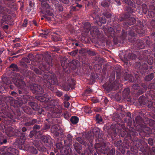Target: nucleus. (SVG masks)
Masks as SVG:
<instances>
[{
    "mask_svg": "<svg viewBox=\"0 0 155 155\" xmlns=\"http://www.w3.org/2000/svg\"><path fill=\"white\" fill-rule=\"evenodd\" d=\"M117 125H109L107 124L105 125L103 128L105 131H107V136L108 137H111L112 139L117 136V132L116 128Z\"/></svg>",
    "mask_w": 155,
    "mask_h": 155,
    "instance_id": "13",
    "label": "nucleus"
},
{
    "mask_svg": "<svg viewBox=\"0 0 155 155\" xmlns=\"http://www.w3.org/2000/svg\"><path fill=\"white\" fill-rule=\"evenodd\" d=\"M138 52V53L137 55L138 59L140 60L146 62L148 59V55H147V51L145 50Z\"/></svg>",
    "mask_w": 155,
    "mask_h": 155,
    "instance_id": "22",
    "label": "nucleus"
},
{
    "mask_svg": "<svg viewBox=\"0 0 155 155\" xmlns=\"http://www.w3.org/2000/svg\"><path fill=\"white\" fill-rule=\"evenodd\" d=\"M31 98H32L31 96L23 95L21 97H17V100L12 99L10 101V102L12 106L14 107H19L21 106L22 104L28 102L29 99Z\"/></svg>",
    "mask_w": 155,
    "mask_h": 155,
    "instance_id": "9",
    "label": "nucleus"
},
{
    "mask_svg": "<svg viewBox=\"0 0 155 155\" xmlns=\"http://www.w3.org/2000/svg\"><path fill=\"white\" fill-rule=\"evenodd\" d=\"M48 122V124H49L50 126H53L56 124H58L60 122L59 118H54L52 117L48 118L46 119Z\"/></svg>",
    "mask_w": 155,
    "mask_h": 155,
    "instance_id": "34",
    "label": "nucleus"
},
{
    "mask_svg": "<svg viewBox=\"0 0 155 155\" xmlns=\"http://www.w3.org/2000/svg\"><path fill=\"white\" fill-rule=\"evenodd\" d=\"M126 125V127L125 130V131H120V136L122 137H125V140L124 141V142L127 145L126 146V147H128V144L127 143V141L129 140V137H130V136H131V138H130L131 140H133L134 137H135L137 135H135L134 134H130L129 133L130 131H131V130H133V129L132 128H133L131 127V128H129L128 127L127 128V125Z\"/></svg>",
    "mask_w": 155,
    "mask_h": 155,
    "instance_id": "14",
    "label": "nucleus"
},
{
    "mask_svg": "<svg viewBox=\"0 0 155 155\" xmlns=\"http://www.w3.org/2000/svg\"><path fill=\"white\" fill-rule=\"evenodd\" d=\"M129 137L130 139L131 136ZM127 143L128 144V148H130L133 153H130L129 151H127L126 155H132L138 152V151H141L143 153V154L147 153L148 148L147 144L146 143L141 142L140 140L138 139L136 137H134L133 140L129 139Z\"/></svg>",
    "mask_w": 155,
    "mask_h": 155,
    "instance_id": "2",
    "label": "nucleus"
},
{
    "mask_svg": "<svg viewBox=\"0 0 155 155\" xmlns=\"http://www.w3.org/2000/svg\"><path fill=\"white\" fill-rule=\"evenodd\" d=\"M51 131L52 135L54 137H57L59 135L60 133L59 130H55L53 129L52 128H51Z\"/></svg>",
    "mask_w": 155,
    "mask_h": 155,
    "instance_id": "59",
    "label": "nucleus"
},
{
    "mask_svg": "<svg viewBox=\"0 0 155 155\" xmlns=\"http://www.w3.org/2000/svg\"><path fill=\"white\" fill-rule=\"evenodd\" d=\"M45 61H43V64L40 68H38L39 70L42 71L43 73H46L47 71H49L51 67H52L53 65L52 59L51 56L49 54H46L45 56L44 59ZM34 68L33 69L34 70Z\"/></svg>",
    "mask_w": 155,
    "mask_h": 155,
    "instance_id": "10",
    "label": "nucleus"
},
{
    "mask_svg": "<svg viewBox=\"0 0 155 155\" xmlns=\"http://www.w3.org/2000/svg\"><path fill=\"white\" fill-rule=\"evenodd\" d=\"M124 78L126 81H129L130 82H134L135 81L134 78L130 74H127V72L124 73Z\"/></svg>",
    "mask_w": 155,
    "mask_h": 155,
    "instance_id": "42",
    "label": "nucleus"
},
{
    "mask_svg": "<svg viewBox=\"0 0 155 155\" xmlns=\"http://www.w3.org/2000/svg\"><path fill=\"white\" fill-rule=\"evenodd\" d=\"M62 110L61 109L58 110L55 112H53L50 114L51 117L54 118H58L61 115Z\"/></svg>",
    "mask_w": 155,
    "mask_h": 155,
    "instance_id": "38",
    "label": "nucleus"
},
{
    "mask_svg": "<svg viewBox=\"0 0 155 155\" xmlns=\"http://www.w3.org/2000/svg\"><path fill=\"white\" fill-rule=\"evenodd\" d=\"M7 152L5 153L6 155H18V150L15 148L12 147H8L6 148Z\"/></svg>",
    "mask_w": 155,
    "mask_h": 155,
    "instance_id": "26",
    "label": "nucleus"
},
{
    "mask_svg": "<svg viewBox=\"0 0 155 155\" xmlns=\"http://www.w3.org/2000/svg\"><path fill=\"white\" fill-rule=\"evenodd\" d=\"M145 120V118L143 119L140 116H137L135 118V121L136 123H135L134 121L133 122L132 126L130 127L133 128V130H131L130 131V133L132 134H134L135 135H138V134L139 133V132L138 131H136V130H139V127H137L138 125H142L144 124L143 121Z\"/></svg>",
    "mask_w": 155,
    "mask_h": 155,
    "instance_id": "12",
    "label": "nucleus"
},
{
    "mask_svg": "<svg viewBox=\"0 0 155 155\" xmlns=\"http://www.w3.org/2000/svg\"><path fill=\"white\" fill-rule=\"evenodd\" d=\"M138 102L140 106H143L147 104V99L143 95L141 96L139 98Z\"/></svg>",
    "mask_w": 155,
    "mask_h": 155,
    "instance_id": "37",
    "label": "nucleus"
},
{
    "mask_svg": "<svg viewBox=\"0 0 155 155\" xmlns=\"http://www.w3.org/2000/svg\"><path fill=\"white\" fill-rule=\"evenodd\" d=\"M111 3L110 0H104L101 2V5L102 6L105 8L109 7Z\"/></svg>",
    "mask_w": 155,
    "mask_h": 155,
    "instance_id": "48",
    "label": "nucleus"
},
{
    "mask_svg": "<svg viewBox=\"0 0 155 155\" xmlns=\"http://www.w3.org/2000/svg\"><path fill=\"white\" fill-rule=\"evenodd\" d=\"M50 126L49 124L45 123L41 128V130L43 133L45 131H46L48 130L49 129Z\"/></svg>",
    "mask_w": 155,
    "mask_h": 155,
    "instance_id": "60",
    "label": "nucleus"
},
{
    "mask_svg": "<svg viewBox=\"0 0 155 155\" xmlns=\"http://www.w3.org/2000/svg\"><path fill=\"white\" fill-rule=\"evenodd\" d=\"M8 108L9 106L7 105H5L4 107L0 111V117L4 118L3 120H4L6 118H7V117L10 116V114L8 113Z\"/></svg>",
    "mask_w": 155,
    "mask_h": 155,
    "instance_id": "25",
    "label": "nucleus"
},
{
    "mask_svg": "<svg viewBox=\"0 0 155 155\" xmlns=\"http://www.w3.org/2000/svg\"><path fill=\"white\" fill-rule=\"evenodd\" d=\"M95 119L96 123L101 124L103 122V119L101 114H96Z\"/></svg>",
    "mask_w": 155,
    "mask_h": 155,
    "instance_id": "49",
    "label": "nucleus"
},
{
    "mask_svg": "<svg viewBox=\"0 0 155 155\" xmlns=\"http://www.w3.org/2000/svg\"><path fill=\"white\" fill-rule=\"evenodd\" d=\"M144 124L149 125L150 127H155V121L149 118H145L143 121Z\"/></svg>",
    "mask_w": 155,
    "mask_h": 155,
    "instance_id": "36",
    "label": "nucleus"
},
{
    "mask_svg": "<svg viewBox=\"0 0 155 155\" xmlns=\"http://www.w3.org/2000/svg\"><path fill=\"white\" fill-rule=\"evenodd\" d=\"M153 11L149 12L148 15L150 18H155V6H153Z\"/></svg>",
    "mask_w": 155,
    "mask_h": 155,
    "instance_id": "63",
    "label": "nucleus"
},
{
    "mask_svg": "<svg viewBox=\"0 0 155 155\" xmlns=\"http://www.w3.org/2000/svg\"><path fill=\"white\" fill-rule=\"evenodd\" d=\"M4 120H2L1 127L3 128V127L5 130L6 134L9 137H18V140H17V143L20 140L21 141V143H23L25 141V133H21V132L19 131L18 130H15V128H13L10 125L11 124H6L4 123Z\"/></svg>",
    "mask_w": 155,
    "mask_h": 155,
    "instance_id": "3",
    "label": "nucleus"
},
{
    "mask_svg": "<svg viewBox=\"0 0 155 155\" xmlns=\"http://www.w3.org/2000/svg\"><path fill=\"white\" fill-rule=\"evenodd\" d=\"M106 22V19L104 17H102L101 18L99 17V19L96 20L94 21L95 24H97L99 26H101L102 24H105Z\"/></svg>",
    "mask_w": 155,
    "mask_h": 155,
    "instance_id": "35",
    "label": "nucleus"
},
{
    "mask_svg": "<svg viewBox=\"0 0 155 155\" xmlns=\"http://www.w3.org/2000/svg\"><path fill=\"white\" fill-rule=\"evenodd\" d=\"M41 95L38 96L36 97V98L38 100L41 102H46L48 100V97H47L49 96L48 94H40Z\"/></svg>",
    "mask_w": 155,
    "mask_h": 155,
    "instance_id": "33",
    "label": "nucleus"
},
{
    "mask_svg": "<svg viewBox=\"0 0 155 155\" xmlns=\"http://www.w3.org/2000/svg\"><path fill=\"white\" fill-rule=\"evenodd\" d=\"M30 122L31 125H34L35 124H41L42 122V121L40 119H33L30 121Z\"/></svg>",
    "mask_w": 155,
    "mask_h": 155,
    "instance_id": "56",
    "label": "nucleus"
},
{
    "mask_svg": "<svg viewBox=\"0 0 155 155\" xmlns=\"http://www.w3.org/2000/svg\"><path fill=\"white\" fill-rule=\"evenodd\" d=\"M125 117L123 118L125 125H127V127L130 128L132 125L133 121L134 120L131 118V113L130 112H127L125 115Z\"/></svg>",
    "mask_w": 155,
    "mask_h": 155,
    "instance_id": "20",
    "label": "nucleus"
},
{
    "mask_svg": "<svg viewBox=\"0 0 155 155\" xmlns=\"http://www.w3.org/2000/svg\"><path fill=\"white\" fill-rule=\"evenodd\" d=\"M154 77V73H151L150 74L146 75L144 78L145 80L147 81H151Z\"/></svg>",
    "mask_w": 155,
    "mask_h": 155,
    "instance_id": "55",
    "label": "nucleus"
},
{
    "mask_svg": "<svg viewBox=\"0 0 155 155\" xmlns=\"http://www.w3.org/2000/svg\"><path fill=\"white\" fill-rule=\"evenodd\" d=\"M100 33L98 28L95 26L93 27V30L91 31V33L93 36L98 35Z\"/></svg>",
    "mask_w": 155,
    "mask_h": 155,
    "instance_id": "50",
    "label": "nucleus"
},
{
    "mask_svg": "<svg viewBox=\"0 0 155 155\" xmlns=\"http://www.w3.org/2000/svg\"><path fill=\"white\" fill-rule=\"evenodd\" d=\"M14 76L15 77L12 78V81L16 87L20 89L18 90V94H22L24 92L23 88L25 85V82L23 81V77L17 73L14 74Z\"/></svg>",
    "mask_w": 155,
    "mask_h": 155,
    "instance_id": "6",
    "label": "nucleus"
},
{
    "mask_svg": "<svg viewBox=\"0 0 155 155\" xmlns=\"http://www.w3.org/2000/svg\"><path fill=\"white\" fill-rule=\"evenodd\" d=\"M54 6L56 10L59 12H62L63 10L62 6L58 2L54 4Z\"/></svg>",
    "mask_w": 155,
    "mask_h": 155,
    "instance_id": "54",
    "label": "nucleus"
},
{
    "mask_svg": "<svg viewBox=\"0 0 155 155\" xmlns=\"http://www.w3.org/2000/svg\"><path fill=\"white\" fill-rule=\"evenodd\" d=\"M130 89L129 88H125L123 91V97L124 99H130Z\"/></svg>",
    "mask_w": 155,
    "mask_h": 155,
    "instance_id": "39",
    "label": "nucleus"
},
{
    "mask_svg": "<svg viewBox=\"0 0 155 155\" xmlns=\"http://www.w3.org/2000/svg\"><path fill=\"white\" fill-rule=\"evenodd\" d=\"M21 141L20 140L18 142V147L20 149L27 151L32 154H36L38 153V150L35 147L32 146H30L28 145H26L24 143L25 141L21 143Z\"/></svg>",
    "mask_w": 155,
    "mask_h": 155,
    "instance_id": "15",
    "label": "nucleus"
},
{
    "mask_svg": "<svg viewBox=\"0 0 155 155\" xmlns=\"http://www.w3.org/2000/svg\"><path fill=\"white\" fill-rule=\"evenodd\" d=\"M38 149L39 151L43 152H47L48 154H49V152L47 149L43 146L38 147Z\"/></svg>",
    "mask_w": 155,
    "mask_h": 155,
    "instance_id": "64",
    "label": "nucleus"
},
{
    "mask_svg": "<svg viewBox=\"0 0 155 155\" xmlns=\"http://www.w3.org/2000/svg\"><path fill=\"white\" fill-rule=\"evenodd\" d=\"M76 140L79 142L81 144L84 145L86 146L87 144L89 145V146H91L90 143H87L88 141L87 140L84 139L83 138L81 137H78L76 138Z\"/></svg>",
    "mask_w": 155,
    "mask_h": 155,
    "instance_id": "40",
    "label": "nucleus"
},
{
    "mask_svg": "<svg viewBox=\"0 0 155 155\" xmlns=\"http://www.w3.org/2000/svg\"><path fill=\"white\" fill-rule=\"evenodd\" d=\"M73 138V136L72 135L68 134L66 136V139L64 141L65 144L70 147L72 144Z\"/></svg>",
    "mask_w": 155,
    "mask_h": 155,
    "instance_id": "32",
    "label": "nucleus"
},
{
    "mask_svg": "<svg viewBox=\"0 0 155 155\" xmlns=\"http://www.w3.org/2000/svg\"><path fill=\"white\" fill-rule=\"evenodd\" d=\"M134 66L137 69V72L138 73L140 72L142 75L145 74L148 69V65L145 62L142 63V64L140 62H136Z\"/></svg>",
    "mask_w": 155,
    "mask_h": 155,
    "instance_id": "17",
    "label": "nucleus"
},
{
    "mask_svg": "<svg viewBox=\"0 0 155 155\" xmlns=\"http://www.w3.org/2000/svg\"><path fill=\"white\" fill-rule=\"evenodd\" d=\"M147 12V6L146 4H143L142 5L141 12L140 11L139 13L140 14H146Z\"/></svg>",
    "mask_w": 155,
    "mask_h": 155,
    "instance_id": "51",
    "label": "nucleus"
},
{
    "mask_svg": "<svg viewBox=\"0 0 155 155\" xmlns=\"http://www.w3.org/2000/svg\"><path fill=\"white\" fill-rule=\"evenodd\" d=\"M94 147L96 149V152L99 155L101 154H105L108 151L109 148L108 147L106 146L105 142L104 141H99L95 143Z\"/></svg>",
    "mask_w": 155,
    "mask_h": 155,
    "instance_id": "11",
    "label": "nucleus"
},
{
    "mask_svg": "<svg viewBox=\"0 0 155 155\" xmlns=\"http://www.w3.org/2000/svg\"><path fill=\"white\" fill-rule=\"evenodd\" d=\"M136 21L135 18L133 17H130V15L128 13L120 14L119 18L114 17V20L111 24L114 28H109L107 36L111 37L115 45H117L119 43H123L126 40L127 28L129 26L135 24Z\"/></svg>",
    "mask_w": 155,
    "mask_h": 155,
    "instance_id": "1",
    "label": "nucleus"
},
{
    "mask_svg": "<svg viewBox=\"0 0 155 155\" xmlns=\"http://www.w3.org/2000/svg\"><path fill=\"white\" fill-rule=\"evenodd\" d=\"M29 87L32 92L35 94H42L44 93V90L41 87L35 83L30 84Z\"/></svg>",
    "mask_w": 155,
    "mask_h": 155,
    "instance_id": "18",
    "label": "nucleus"
},
{
    "mask_svg": "<svg viewBox=\"0 0 155 155\" xmlns=\"http://www.w3.org/2000/svg\"><path fill=\"white\" fill-rule=\"evenodd\" d=\"M73 146L74 150L78 154H76L75 155H84L83 153H81L82 147L81 144L78 142H76L73 144Z\"/></svg>",
    "mask_w": 155,
    "mask_h": 155,
    "instance_id": "31",
    "label": "nucleus"
},
{
    "mask_svg": "<svg viewBox=\"0 0 155 155\" xmlns=\"http://www.w3.org/2000/svg\"><path fill=\"white\" fill-rule=\"evenodd\" d=\"M34 71L38 74L41 75V78L43 80L45 81L49 84L47 87L48 88V86H53V85H57L58 82L56 76L53 75H49L45 74L43 72L38 68H34Z\"/></svg>",
    "mask_w": 155,
    "mask_h": 155,
    "instance_id": "5",
    "label": "nucleus"
},
{
    "mask_svg": "<svg viewBox=\"0 0 155 155\" xmlns=\"http://www.w3.org/2000/svg\"><path fill=\"white\" fill-rule=\"evenodd\" d=\"M71 123L73 124H76L78 122L79 118L77 116H74L71 117L70 119Z\"/></svg>",
    "mask_w": 155,
    "mask_h": 155,
    "instance_id": "52",
    "label": "nucleus"
},
{
    "mask_svg": "<svg viewBox=\"0 0 155 155\" xmlns=\"http://www.w3.org/2000/svg\"><path fill=\"white\" fill-rule=\"evenodd\" d=\"M118 84L115 83V82L112 83L107 82L104 84L105 87V89L108 91H110L113 89L115 90V88L117 87Z\"/></svg>",
    "mask_w": 155,
    "mask_h": 155,
    "instance_id": "27",
    "label": "nucleus"
},
{
    "mask_svg": "<svg viewBox=\"0 0 155 155\" xmlns=\"http://www.w3.org/2000/svg\"><path fill=\"white\" fill-rule=\"evenodd\" d=\"M12 110L9 107L8 108V113L10 114V116L7 117L4 120V123L6 124H11L17 122V119H19V117L21 115V113L18 109L16 110L12 114L11 111Z\"/></svg>",
    "mask_w": 155,
    "mask_h": 155,
    "instance_id": "7",
    "label": "nucleus"
},
{
    "mask_svg": "<svg viewBox=\"0 0 155 155\" xmlns=\"http://www.w3.org/2000/svg\"><path fill=\"white\" fill-rule=\"evenodd\" d=\"M143 23L140 20L137 21V23L129 31V34L131 36H135L137 33L142 35L145 33V30L143 29Z\"/></svg>",
    "mask_w": 155,
    "mask_h": 155,
    "instance_id": "8",
    "label": "nucleus"
},
{
    "mask_svg": "<svg viewBox=\"0 0 155 155\" xmlns=\"http://www.w3.org/2000/svg\"><path fill=\"white\" fill-rule=\"evenodd\" d=\"M75 84L74 81H72L69 82L67 86L64 85L65 90L66 91H68L71 88V89H74V86Z\"/></svg>",
    "mask_w": 155,
    "mask_h": 155,
    "instance_id": "41",
    "label": "nucleus"
},
{
    "mask_svg": "<svg viewBox=\"0 0 155 155\" xmlns=\"http://www.w3.org/2000/svg\"><path fill=\"white\" fill-rule=\"evenodd\" d=\"M145 40H141L139 41L137 44L138 48L140 49H143L145 48Z\"/></svg>",
    "mask_w": 155,
    "mask_h": 155,
    "instance_id": "53",
    "label": "nucleus"
},
{
    "mask_svg": "<svg viewBox=\"0 0 155 155\" xmlns=\"http://www.w3.org/2000/svg\"><path fill=\"white\" fill-rule=\"evenodd\" d=\"M48 88L49 90H50L53 93L55 94V95L58 97H61L63 95V92L57 90L53 86H48Z\"/></svg>",
    "mask_w": 155,
    "mask_h": 155,
    "instance_id": "30",
    "label": "nucleus"
},
{
    "mask_svg": "<svg viewBox=\"0 0 155 155\" xmlns=\"http://www.w3.org/2000/svg\"><path fill=\"white\" fill-rule=\"evenodd\" d=\"M2 81H0L2 83H3V84L4 85V89H5V85H9L11 83V80L8 78L5 77L2 78Z\"/></svg>",
    "mask_w": 155,
    "mask_h": 155,
    "instance_id": "45",
    "label": "nucleus"
},
{
    "mask_svg": "<svg viewBox=\"0 0 155 155\" xmlns=\"http://www.w3.org/2000/svg\"><path fill=\"white\" fill-rule=\"evenodd\" d=\"M122 1L125 3L131 6H132L133 7L136 8V5L131 0H122Z\"/></svg>",
    "mask_w": 155,
    "mask_h": 155,
    "instance_id": "57",
    "label": "nucleus"
},
{
    "mask_svg": "<svg viewBox=\"0 0 155 155\" xmlns=\"http://www.w3.org/2000/svg\"><path fill=\"white\" fill-rule=\"evenodd\" d=\"M21 108L23 111L28 114H31L33 113L32 109L28 106H22Z\"/></svg>",
    "mask_w": 155,
    "mask_h": 155,
    "instance_id": "46",
    "label": "nucleus"
},
{
    "mask_svg": "<svg viewBox=\"0 0 155 155\" xmlns=\"http://www.w3.org/2000/svg\"><path fill=\"white\" fill-rule=\"evenodd\" d=\"M137 127H139V130H137V131H138L139 133L138 135H141L140 133L142 131L143 132L146 136L150 135L151 129L147 126V124H144L142 125H139ZM136 130L137 131V130Z\"/></svg>",
    "mask_w": 155,
    "mask_h": 155,
    "instance_id": "19",
    "label": "nucleus"
},
{
    "mask_svg": "<svg viewBox=\"0 0 155 155\" xmlns=\"http://www.w3.org/2000/svg\"><path fill=\"white\" fill-rule=\"evenodd\" d=\"M138 52L136 51L129 52L127 51L124 56V58L127 60L129 61L130 59L134 60L137 57Z\"/></svg>",
    "mask_w": 155,
    "mask_h": 155,
    "instance_id": "23",
    "label": "nucleus"
},
{
    "mask_svg": "<svg viewBox=\"0 0 155 155\" xmlns=\"http://www.w3.org/2000/svg\"><path fill=\"white\" fill-rule=\"evenodd\" d=\"M42 133L41 130L38 131L32 130L30 132L29 135L30 137H34L36 139H38L41 137Z\"/></svg>",
    "mask_w": 155,
    "mask_h": 155,
    "instance_id": "29",
    "label": "nucleus"
},
{
    "mask_svg": "<svg viewBox=\"0 0 155 155\" xmlns=\"http://www.w3.org/2000/svg\"><path fill=\"white\" fill-rule=\"evenodd\" d=\"M87 53L88 54L91 56H94L96 55L97 53L95 50L89 49L87 51Z\"/></svg>",
    "mask_w": 155,
    "mask_h": 155,
    "instance_id": "62",
    "label": "nucleus"
},
{
    "mask_svg": "<svg viewBox=\"0 0 155 155\" xmlns=\"http://www.w3.org/2000/svg\"><path fill=\"white\" fill-rule=\"evenodd\" d=\"M9 68L12 71H15L19 72L20 71V69L17 65L14 63L12 64L9 67Z\"/></svg>",
    "mask_w": 155,
    "mask_h": 155,
    "instance_id": "47",
    "label": "nucleus"
},
{
    "mask_svg": "<svg viewBox=\"0 0 155 155\" xmlns=\"http://www.w3.org/2000/svg\"><path fill=\"white\" fill-rule=\"evenodd\" d=\"M99 8L97 7L94 8L91 12L90 15L94 20V22L96 20L99 19Z\"/></svg>",
    "mask_w": 155,
    "mask_h": 155,
    "instance_id": "28",
    "label": "nucleus"
},
{
    "mask_svg": "<svg viewBox=\"0 0 155 155\" xmlns=\"http://www.w3.org/2000/svg\"><path fill=\"white\" fill-rule=\"evenodd\" d=\"M146 105L149 110L155 111V102L152 101H148Z\"/></svg>",
    "mask_w": 155,
    "mask_h": 155,
    "instance_id": "43",
    "label": "nucleus"
},
{
    "mask_svg": "<svg viewBox=\"0 0 155 155\" xmlns=\"http://www.w3.org/2000/svg\"><path fill=\"white\" fill-rule=\"evenodd\" d=\"M41 2L42 6L41 11L44 13H47L49 15H53L54 10L48 3L49 0H39Z\"/></svg>",
    "mask_w": 155,
    "mask_h": 155,
    "instance_id": "16",
    "label": "nucleus"
},
{
    "mask_svg": "<svg viewBox=\"0 0 155 155\" xmlns=\"http://www.w3.org/2000/svg\"><path fill=\"white\" fill-rule=\"evenodd\" d=\"M28 104L34 110H37L38 107H39L38 104L35 102H34L31 101V99H29V101L28 102Z\"/></svg>",
    "mask_w": 155,
    "mask_h": 155,
    "instance_id": "44",
    "label": "nucleus"
},
{
    "mask_svg": "<svg viewBox=\"0 0 155 155\" xmlns=\"http://www.w3.org/2000/svg\"><path fill=\"white\" fill-rule=\"evenodd\" d=\"M97 139L98 142L105 140L106 138L103 135L101 131L98 127L94 128L92 133L88 132L87 136V139L88 140L91 144V147L93 146L94 141V136Z\"/></svg>",
    "mask_w": 155,
    "mask_h": 155,
    "instance_id": "4",
    "label": "nucleus"
},
{
    "mask_svg": "<svg viewBox=\"0 0 155 155\" xmlns=\"http://www.w3.org/2000/svg\"><path fill=\"white\" fill-rule=\"evenodd\" d=\"M41 140L42 143L47 147H51L53 146V143L49 136H43L41 138Z\"/></svg>",
    "mask_w": 155,
    "mask_h": 155,
    "instance_id": "21",
    "label": "nucleus"
},
{
    "mask_svg": "<svg viewBox=\"0 0 155 155\" xmlns=\"http://www.w3.org/2000/svg\"><path fill=\"white\" fill-rule=\"evenodd\" d=\"M9 9L6 8L0 5V13L5 14L8 12Z\"/></svg>",
    "mask_w": 155,
    "mask_h": 155,
    "instance_id": "58",
    "label": "nucleus"
},
{
    "mask_svg": "<svg viewBox=\"0 0 155 155\" xmlns=\"http://www.w3.org/2000/svg\"><path fill=\"white\" fill-rule=\"evenodd\" d=\"M114 144L115 146L118 148V152L120 153H121L122 154H124L126 152L125 148L123 147V143L121 140H120L117 141L115 142Z\"/></svg>",
    "mask_w": 155,
    "mask_h": 155,
    "instance_id": "24",
    "label": "nucleus"
},
{
    "mask_svg": "<svg viewBox=\"0 0 155 155\" xmlns=\"http://www.w3.org/2000/svg\"><path fill=\"white\" fill-rule=\"evenodd\" d=\"M125 9L127 12L125 13H128L130 15L131 13H133L134 12L135 10L132 9L129 6H126L125 7Z\"/></svg>",
    "mask_w": 155,
    "mask_h": 155,
    "instance_id": "61",
    "label": "nucleus"
}]
</instances>
